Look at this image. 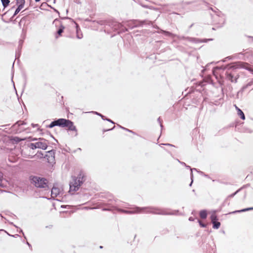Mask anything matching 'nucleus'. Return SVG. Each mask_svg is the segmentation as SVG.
<instances>
[{"mask_svg":"<svg viewBox=\"0 0 253 253\" xmlns=\"http://www.w3.org/2000/svg\"><path fill=\"white\" fill-rule=\"evenodd\" d=\"M126 131H128V132H129L130 133H132L133 134H136V133L135 132L131 130H129V129H128L127 128L126 129Z\"/></svg>","mask_w":253,"mask_h":253,"instance_id":"79ce46f5","label":"nucleus"},{"mask_svg":"<svg viewBox=\"0 0 253 253\" xmlns=\"http://www.w3.org/2000/svg\"><path fill=\"white\" fill-rule=\"evenodd\" d=\"M253 84V79L249 82L246 85L243 86L242 88L241 89L240 91L243 92L245 91V90L249 86H251Z\"/></svg>","mask_w":253,"mask_h":253,"instance_id":"dca6fc26","label":"nucleus"},{"mask_svg":"<svg viewBox=\"0 0 253 253\" xmlns=\"http://www.w3.org/2000/svg\"><path fill=\"white\" fill-rule=\"evenodd\" d=\"M129 206V204L125 203V205L122 206V207L124 208L128 209V208H130Z\"/></svg>","mask_w":253,"mask_h":253,"instance_id":"4c0bfd02","label":"nucleus"},{"mask_svg":"<svg viewBox=\"0 0 253 253\" xmlns=\"http://www.w3.org/2000/svg\"><path fill=\"white\" fill-rule=\"evenodd\" d=\"M213 228L215 229H218L220 225V222H212Z\"/></svg>","mask_w":253,"mask_h":253,"instance_id":"393cba45","label":"nucleus"},{"mask_svg":"<svg viewBox=\"0 0 253 253\" xmlns=\"http://www.w3.org/2000/svg\"><path fill=\"white\" fill-rule=\"evenodd\" d=\"M55 126L62 127H67L69 130L77 131L76 127L74 125L73 122L68 119L61 118L54 120L46 126V127L52 128Z\"/></svg>","mask_w":253,"mask_h":253,"instance_id":"f03ea898","label":"nucleus"},{"mask_svg":"<svg viewBox=\"0 0 253 253\" xmlns=\"http://www.w3.org/2000/svg\"><path fill=\"white\" fill-rule=\"evenodd\" d=\"M118 126H119L120 128H122V129H124V130H126V128H125V127H123V126H120V125H118Z\"/></svg>","mask_w":253,"mask_h":253,"instance_id":"8fccbe9b","label":"nucleus"},{"mask_svg":"<svg viewBox=\"0 0 253 253\" xmlns=\"http://www.w3.org/2000/svg\"><path fill=\"white\" fill-rule=\"evenodd\" d=\"M197 171L198 172L200 173L201 174H202V175H204V176H205V177H207V178H210V177L209 176V175L205 174L203 171H199V170H197Z\"/></svg>","mask_w":253,"mask_h":253,"instance_id":"c85d7f7f","label":"nucleus"},{"mask_svg":"<svg viewBox=\"0 0 253 253\" xmlns=\"http://www.w3.org/2000/svg\"><path fill=\"white\" fill-rule=\"evenodd\" d=\"M46 154L45 155V158L47 162L49 163H52L54 161L55 158V151L53 150L48 151L46 152Z\"/></svg>","mask_w":253,"mask_h":253,"instance_id":"6e6552de","label":"nucleus"},{"mask_svg":"<svg viewBox=\"0 0 253 253\" xmlns=\"http://www.w3.org/2000/svg\"><path fill=\"white\" fill-rule=\"evenodd\" d=\"M29 147L33 150L37 148L36 143H30V145H29Z\"/></svg>","mask_w":253,"mask_h":253,"instance_id":"cd10ccee","label":"nucleus"},{"mask_svg":"<svg viewBox=\"0 0 253 253\" xmlns=\"http://www.w3.org/2000/svg\"><path fill=\"white\" fill-rule=\"evenodd\" d=\"M31 180L34 183L36 187L40 188H44L45 190L48 189V181L43 177L34 176L31 177Z\"/></svg>","mask_w":253,"mask_h":253,"instance_id":"20e7f679","label":"nucleus"},{"mask_svg":"<svg viewBox=\"0 0 253 253\" xmlns=\"http://www.w3.org/2000/svg\"><path fill=\"white\" fill-rule=\"evenodd\" d=\"M57 20V19H55L54 21H56Z\"/></svg>","mask_w":253,"mask_h":253,"instance_id":"0e129e2a","label":"nucleus"},{"mask_svg":"<svg viewBox=\"0 0 253 253\" xmlns=\"http://www.w3.org/2000/svg\"><path fill=\"white\" fill-rule=\"evenodd\" d=\"M199 214L201 219H205L207 217L208 212L206 210H203L200 211Z\"/></svg>","mask_w":253,"mask_h":253,"instance_id":"4468645a","label":"nucleus"},{"mask_svg":"<svg viewBox=\"0 0 253 253\" xmlns=\"http://www.w3.org/2000/svg\"><path fill=\"white\" fill-rule=\"evenodd\" d=\"M226 79L231 81V82L233 83H237V79H238V77H237L236 76V77H234V75L232 73H230L228 71H227L226 74Z\"/></svg>","mask_w":253,"mask_h":253,"instance_id":"9d476101","label":"nucleus"},{"mask_svg":"<svg viewBox=\"0 0 253 253\" xmlns=\"http://www.w3.org/2000/svg\"><path fill=\"white\" fill-rule=\"evenodd\" d=\"M219 16L220 15L219 14H215L214 16H213V17L215 20H216L217 18H219Z\"/></svg>","mask_w":253,"mask_h":253,"instance_id":"ea45409f","label":"nucleus"},{"mask_svg":"<svg viewBox=\"0 0 253 253\" xmlns=\"http://www.w3.org/2000/svg\"><path fill=\"white\" fill-rule=\"evenodd\" d=\"M26 139L25 138H20V137H17V136H15L13 137V138L12 139V140L15 141L16 143H18L19 142H20V141H24Z\"/></svg>","mask_w":253,"mask_h":253,"instance_id":"412c9836","label":"nucleus"},{"mask_svg":"<svg viewBox=\"0 0 253 253\" xmlns=\"http://www.w3.org/2000/svg\"><path fill=\"white\" fill-rule=\"evenodd\" d=\"M112 26L114 30H120L121 32H125L127 31V29L126 28H124L123 25L120 23L117 22H114L112 23Z\"/></svg>","mask_w":253,"mask_h":253,"instance_id":"0eeeda50","label":"nucleus"},{"mask_svg":"<svg viewBox=\"0 0 253 253\" xmlns=\"http://www.w3.org/2000/svg\"><path fill=\"white\" fill-rule=\"evenodd\" d=\"M226 59H228L230 60V59H232V57H231V56H228V57H227L226 58H225L223 60V62L226 61Z\"/></svg>","mask_w":253,"mask_h":253,"instance_id":"49530a36","label":"nucleus"},{"mask_svg":"<svg viewBox=\"0 0 253 253\" xmlns=\"http://www.w3.org/2000/svg\"><path fill=\"white\" fill-rule=\"evenodd\" d=\"M157 121H158V122L159 123V124H160V126H161V129H162V128H163V125H162V121H161V120L160 117H159V118L158 119Z\"/></svg>","mask_w":253,"mask_h":253,"instance_id":"72a5a7b5","label":"nucleus"},{"mask_svg":"<svg viewBox=\"0 0 253 253\" xmlns=\"http://www.w3.org/2000/svg\"><path fill=\"white\" fill-rule=\"evenodd\" d=\"M39 139L41 140H43V141H40V142H36V144L37 148L42 149L43 150L46 149V148L47 147V144L46 143L47 141L42 138H39Z\"/></svg>","mask_w":253,"mask_h":253,"instance_id":"1a4fd4ad","label":"nucleus"},{"mask_svg":"<svg viewBox=\"0 0 253 253\" xmlns=\"http://www.w3.org/2000/svg\"><path fill=\"white\" fill-rule=\"evenodd\" d=\"M112 209H103V211H111L113 210H116L118 212L124 213L125 214H138V213H151L154 214H162V215H167L170 214V213L168 212L165 209H160L153 207H138L137 206H133L130 208H128L126 210L123 209L122 208H117L115 206H112Z\"/></svg>","mask_w":253,"mask_h":253,"instance_id":"f257e3e1","label":"nucleus"},{"mask_svg":"<svg viewBox=\"0 0 253 253\" xmlns=\"http://www.w3.org/2000/svg\"><path fill=\"white\" fill-rule=\"evenodd\" d=\"M190 177H191V182L190 183L189 186H191L192 183L193 182V174L192 172H191V173H190Z\"/></svg>","mask_w":253,"mask_h":253,"instance_id":"2f4dec72","label":"nucleus"},{"mask_svg":"<svg viewBox=\"0 0 253 253\" xmlns=\"http://www.w3.org/2000/svg\"><path fill=\"white\" fill-rule=\"evenodd\" d=\"M85 175L83 171H81L77 177L72 176V181L70 182V191H77L81 185L85 181Z\"/></svg>","mask_w":253,"mask_h":253,"instance_id":"7ed1b4c3","label":"nucleus"},{"mask_svg":"<svg viewBox=\"0 0 253 253\" xmlns=\"http://www.w3.org/2000/svg\"><path fill=\"white\" fill-rule=\"evenodd\" d=\"M59 194V189L58 188L53 187L51 189V196L56 197Z\"/></svg>","mask_w":253,"mask_h":253,"instance_id":"ddd939ff","label":"nucleus"},{"mask_svg":"<svg viewBox=\"0 0 253 253\" xmlns=\"http://www.w3.org/2000/svg\"><path fill=\"white\" fill-rule=\"evenodd\" d=\"M178 162L181 164V165H183V166H186V164L184 163V162H181L179 160H177Z\"/></svg>","mask_w":253,"mask_h":253,"instance_id":"de8ad7c7","label":"nucleus"},{"mask_svg":"<svg viewBox=\"0 0 253 253\" xmlns=\"http://www.w3.org/2000/svg\"><path fill=\"white\" fill-rule=\"evenodd\" d=\"M36 2H39L41 0H35Z\"/></svg>","mask_w":253,"mask_h":253,"instance_id":"5fc2aeb1","label":"nucleus"},{"mask_svg":"<svg viewBox=\"0 0 253 253\" xmlns=\"http://www.w3.org/2000/svg\"><path fill=\"white\" fill-rule=\"evenodd\" d=\"M22 43H23V41L22 40H20L19 41V46H18V50H20L21 49Z\"/></svg>","mask_w":253,"mask_h":253,"instance_id":"c9c22d12","label":"nucleus"},{"mask_svg":"<svg viewBox=\"0 0 253 253\" xmlns=\"http://www.w3.org/2000/svg\"><path fill=\"white\" fill-rule=\"evenodd\" d=\"M191 3H192V2H186L187 4H191Z\"/></svg>","mask_w":253,"mask_h":253,"instance_id":"864d4df0","label":"nucleus"},{"mask_svg":"<svg viewBox=\"0 0 253 253\" xmlns=\"http://www.w3.org/2000/svg\"><path fill=\"white\" fill-rule=\"evenodd\" d=\"M1 2L2 3V6H3V9L7 7L10 3L9 0H1Z\"/></svg>","mask_w":253,"mask_h":253,"instance_id":"6ab92c4d","label":"nucleus"},{"mask_svg":"<svg viewBox=\"0 0 253 253\" xmlns=\"http://www.w3.org/2000/svg\"><path fill=\"white\" fill-rule=\"evenodd\" d=\"M22 7H20L19 6H18L17 8L16 9L13 15L12 16V18L14 17L22 9Z\"/></svg>","mask_w":253,"mask_h":253,"instance_id":"b1692460","label":"nucleus"},{"mask_svg":"<svg viewBox=\"0 0 253 253\" xmlns=\"http://www.w3.org/2000/svg\"><path fill=\"white\" fill-rule=\"evenodd\" d=\"M189 220L190 221H193V218L192 217H190L189 218Z\"/></svg>","mask_w":253,"mask_h":253,"instance_id":"603ef678","label":"nucleus"},{"mask_svg":"<svg viewBox=\"0 0 253 253\" xmlns=\"http://www.w3.org/2000/svg\"><path fill=\"white\" fill-rule=\"evenodd\" d=\"M52 136V137H53V138L56 140V141H57V140H56V139L53 137V136Z\"/></svg>","mask_w":253,"mask_h":253,"instance_id":"13d9d810","label":"nucleus"},{"mask_svg":"<svg viewBox=\"0 0 253 253\" xmlns=\"http://www.w3.org/2000/svg\"><path fill=\"white\" fill-rule=\"evenodd\" d=\"M185 167L187 168V169H190L191 170V172H192L193 173V170H196V171H197V169L195 168H193V169H192L191 168V167L189 166H187L186 165V166H185Z\"/></svg>","mask_w":253,"mask_h":253,"instance_id":"7c9ffc66","label":"nucleus"},{"mask_svg":"<svg viewBox=\"0 0 253 253\" xmlns=\"http://www.w3.org/2000/svg\"><path fill=\"white\" fill-rule=\"evenodd\" d=\"M77 38L79 39H81L83 38V35H79L78 34H77Z\"/></svg>","mask_w":253,"mask_h":253,"instance_id":"a18cd8bd","label":"nucleus"},{"mask_svg":"<svg viewBox=\"0 0 253 253\" xmlns=\"http://www.w3.org/2000/svg\"><path fill=\"white\" fill-rule=\"evenodd\" d=\"M46 3H42V6H43V5H46Z\"/></svg>","mask_w":253,"mask_h":253,"instance_id":"4d7b16f0","label":"nucleus"},{"mask_svg":"<svg viewBox=\"0 0 253 253\" xmlns=\"http://www.w3.org/2000/svg\"><path fill=\"white\" fill-rule=\"evenodd\" d=\"M236 107L237 110L238 115L240 117V118L242 120H244L245 119V116L244 115V113L240 109H239L237 107Z\"/></svg>","mask_w":253,"mask_h":253,"instance_id":"2eb2a0df","label":"nucleus"},{"mask_svg":"<svg viewBox=\"0 0 253 253\" xmlns=\"http://www.w3.org/2000/svg\"><path fill=\"white\" fill-rule=\"evenodd\" d=\"M6 13V12L4 13V14L2 15V16H3V15H5Z\"/></svg>","mask_w":253,"mask_h":253,"instance_id":"680f3d73","label":"nucleus"},{"mask_svg":"<svg viewBox=\"0 0 253 253\" xmlns=\"http://www.w3.org/2000/svg\"><path fill=\"white\" fill-rule=\"evenodd\" d=\"M233 68V66L230 67V68Z\"/></svg>","mask_w":253,"mask_h":253,"instance_id":"e2e57ef3","label":"nucleus"},{"mask_svg":"<svg viewBox=\"0 0 253 253\" xmlns=\"http://www.w3.org/2000/svg\"><path fill=\"white\" fill-rule=\"evenodd\" d=\"M247 70H248L249 71H250V72H251L253 74V69L252 68H251V67H247V68H245Z\"/></svg>","mask_w":253,"mask_h":253,"instance_id":"58836bf2","label":"nucleus"},{"mask_svg":"<svg viewBox=\"0 0 253 253\" xmlns=\"http://www.w3.org/2000/svg\"><path fill=\"white\" fill-rule=\"evenodd\" d=\"M55 2V0H54V2Z\"/></svg>","mask_w":253,"mask_h":253,"instance_id":"69168bd1","label":"nucleus"},{"mask_svg":"<svg viewBox=\"0 0 253 253\" xmlns=\"http://www.w3.org/2000/svg\"><path fill=\"white\" fill-rule=\"evenodd\" d=\"M27 245H28L29 247L31 246V245H30V244L28 242H27Z\"/></svg>","mask_w":253,"mask_h":253,"instance_id":"6e6d98bb","label":"nucleus"},{"mask_svg":"<svg viewBox=\"0 0 253 253\" xmlns=\"http://www.w3.org/2000/svg\"><path fill=\"white\" fill-rule=\"evenodd\" d=\"M91 113H94V114L99 116V117H100L102 118V120H105V117L104 116H103V115H102L101 114H100L97 112H94V111L91 112Z\"/></svg>","mask_w":253,"mask_h":253,"instance_id":"a878e982","label":"nucleus"},{"mask_svg":"<svg viewBox=\"0 0 253 253\" xmlns=\"http://www.w3.org/2000/svg\"><path fill=\"white\" fill-rule=\"evenodd\" d=\"M115 127V126H113V127H112L111 128H109V129H104L103 130V132H106V131H109V130H111L113 129Z\"/></svg>","mask_w":253,"mask_h":253,"instance_id":"e433bc0d","label":"nucleus"},{"mask_svg":"<svg viewBox=\"0 0 253 253\" xmlns=\"http://www.w3.org/2000/svg\"><path fill=\"white\" fill-rule=\"evenodd\" d=\"M32 125L33 127H36V126H38V124L34 125L33 124H32Z\"/></svg>","mask_w":253,"mask_h":253,"instance_id":"3c124183","label":"nucleus"},{"mask_svg":"<svg viewBox=\"0 0 253 253\" xmlns=\"http://www.w3.org/2000/svg\"><path fill=\"white\" fill-rule=\"evenodd\" d=\"M240 190V189H238V190H237L235 192H234V193H232V194L230 195L229 196V197H230V198H232V197H233L237 193L239 192V191Z\"/></svg>","mask_w":253,"mask_h":253,"instance_id":"473e14b6","label":"nucleus"},{"mask_svg":"<svg viewBox=\"0 0 253 253\" xmlns=\"http://www.w3.org/2000/svg\"><path fill=\"white\" fill-rule=\"evenodd\" d=\"M202 227H207L209 225V222H199Z\"/></svg>","mask_w":253,"mask_h":253,"instance_id":"bb28decb","label":"nucleus"},{"mask_svg":"<svg viewBox=\"0 0 253 253\" xmlns=\"http://www.w3.org/2000/svg\"><path fill=\"white\" fill-rule=\"evenodd\" d=\"M253 210V207L244 209L240 210V211H236L233 212V213L244 212V211H250V210Z\"/></svg>","mask_w":253,"mask_h":253,"instance_id":"5701e85b","label":"nucleus"},{"mask_svg":"<svg viewBox=\"0 0 253 253\" xmlns=\"http://www.w3.org/2000/svg\"><path fill=\"white\" fill-rule=\"evenodd\" d=\"M105 120H106L107 121L109 122H110L111 123H112V124H114L115 123L112 121L111 120H110V119H107V118H105Z\"/></svg>","mask_w":253,"mask_h":253,"instance_id":"a19ab883","label":"nucleus"},{"mask_svg":"<svg viewBox=\"0 0 253 253\" xmlns=\"http://www.w3.org/2000/svg\"><path fill=\"white\" fill-rule=\"evenodd\" d=\"M175 37H177L179 39H183V40H186L190 42H194V43H200V42H206L207 41H212V39H203V40H200L199 39L195 38H190V37H185L184 36L182 37H179L176 35Z\"/></svg>","mask_w":253,"mask_h":253,"instance_id":"39448f33","label":"nucleus"},{"mask_svg":"<svg viewBox=\"0 0 253 253\" xmlns=\"http://www.w3.org/2000/svg\"><path fill=\"white\" fill-rule=\"evenodd\" d=\"M158 33H162V34H164L165 36H169V37H170V36L174 37V36H176L175 35H174V34H172L171 33H170L169 32L164 31V30H161V31L160 32H158Z\"/></svg>","mask_w":253,"mask_h":253,"instance_id":"f3484780","label":"nucleus"},{"mask_svg":"<svg viewBox=\"0 0 253 253\" xmlns=\"http://www.w3.org/2000/svg\"><path fill=\"white\" fill-rule=\"evenodd\" d=\"M224 18L223 17H221V19H220L218 21V23H219L221 22H224Z\"/></svg>","mask_w":253,"mask_h":253,"instance_id":"c03bdc74","label":"nucleus"},{"mask_svg":"<svg viewBox=\"0 0 253 253\" xmlns=\"http://www.w3.org/2000/svg\"><path fill=\"white\" fill-rule=\"evenodd\" d=\"M105 23V21H100L98 23L100 25H103Z\"/></svg>","mask_w":253,"mask_h":253,"instance_id":"09e8293b","label":"nucleus"},{"mask_svg":"<svg viewBox=\"0 0 253 253\" xmlns=\"http://www.w3.org/2000/svg\"><path fill=\"white\" fill-rule=\"evenodd\" d=\"M145 23V21H137V20H133L129 22H128L127 24V26L129 27L130 29H132L134 27H137L138 26H141L143 24Z\"/></svg>","mask_w":253,"mask_h":253,"instance_id":"423d86ee","label":"nucleus"},{"mask_svg":"<svg viewBox=\"0 0 253 253\" xmlns=\"http://www.w3.org/2000/svg\"><path fill=\"white\" fill-rule=\"evenodd\" d=\"M102 248H103V247H102V246H100V249H102Z\"/></svg>","mask_w":253,"mask_h":253,"instance_id":"052dcab7","label":"nucleus"},{"mask_svg":"<svg viewBox=\"0 0 253 253\" xmlns=\"http://www.w3.org/2000/svg\"><path fill=\"white\" fill-rule=\"evenodd\" d=\"M50 7L51 8H52V9H53V10H54L55 12H56V13H58V15H59L60 13H59V12L57 9H56L55 8H53V7H51V6H50Z\"/></svg>","mask_w":253,"mask_h":253,"instance_id":"37998d69","label":"nucleus"},{"mask_svg":"<svg viewBox=\"0 0 253 253\" xmlns=\"http://www.w3.org/2000/svg\"><path fill=\"white\" fill-rule=\"evenodd\" d=\"M26 125V123L24 122V121H17L14 125L13 126L14 127H16V126H22V125Z\"/></svg>","mask_w":253,"mask_h":253,"instance_id":"4be33fe9","label":"nucleus"},{"mask_svg":"<svg viewBox=\"0 0 253 253\" xmlns=\"http://www.w3.org/2000/svg\"><path fill=\"white\" fill-rule=\"evenodd\" d=\"M217 210H211L209 211L208 214L210 215V219L211 221H217L218 218L217 217L216 212Z\"/></svg>","mask_w":253,"mask_h":253,"instance_id":"9b49d317","label":"nucleus"},{"mask_svg":"<svg viewBox=\"0 0 253 253\" xmlns=\"http://www.w3.org/2000/svg\"><path fill=\"white\" fill-rule=\"evenodd\" d=\"M16 4L18 5V6H19L20 7H24L25 0H16Z\"/></svg>","mask_w":253,"mask_h":253,"instance_id":"a211bd4d","label":"nucleus"},{"mask_svg":"<svg viewBox=\"0 0 253 253\" xmlns=\"http://www.w3.org/2000/svg\"><path fill=\"white\" fill-rule=\"evenodd\" d=\"M7 180L3 178V174L0 172V187L5 188L7 186Z\"/></svg>","mask_w":253,"mask_h":253,"instance_id":"f8f14e48","label":"nucleus"},{"mask_svg":"<svg viewBox=\"0 0 253 253\" xmlns=\"http://www.w3.org/2000/svg\"><path fill=\"white\" fill-rule=\"evenodd\" d=\"M114 201H115L114 200H113V199H111V198H109V199H108V204L109 205H113V204H114Z\"/></svg>","mask_w":253,"mask_h":253,"instance_id":"c756f323","label":"nucleus"},{"mask_svg":"<svg viewBox=\"0 0 253 253\" xmlns=\"http://www.w3.org/2000/svg\"><path fill=\"white\" fill-rule=\"evenodd\" d=\"M166 145V146H171V147H175L174 145L171 144H169V143H165V144H163V143H162L161 144H160V145Z\"/></svg>","mask_w":253,"mask_h":253,"instance_id":"f704fd0d","label":"nucleus"},{"mask_svg":"<svg viewBox=\"0 0 253 253\" xmlns=\"http://www.w3.org/2000/svg\"><path fill=\"white\" fill-rule=\"evenodd\" d=\"M252 38L253 39V37H252Z\"/></svg>","mask_w":253,"mask_h":253,"instance_id":"338daca9","label":"nucleus"},{"mask_svg":"<svg viewBox=\"0 0 253 253\" xmlns=\"http://www.w3.org/2000/svg\"><path fill=\"white\" fill-rule=\"evenodd\" d=\"M197 220H198L197 221H198V222L201 221L200 220H199V219H197Z\"/></svg>","mask_w":253,"mask_h":253,"instance_id":"bf43d9fd","label":"nucleus"},{"mask_svg":"<svg viewBox=\"0 0 253 253\" xmlns=\"http://www.w3.org/2000/svg\"><path fill=\"white\" fill-rule=\"evenodd\" d=\"M64 28V26L63 25L61 24L58 30L57 31V34L60 36L61 34L63 32Z\"/></svg>","mask_w":253,"mask_h":253,"instance_id":"aec40b11","label":"nucleus"}]
</instances>
